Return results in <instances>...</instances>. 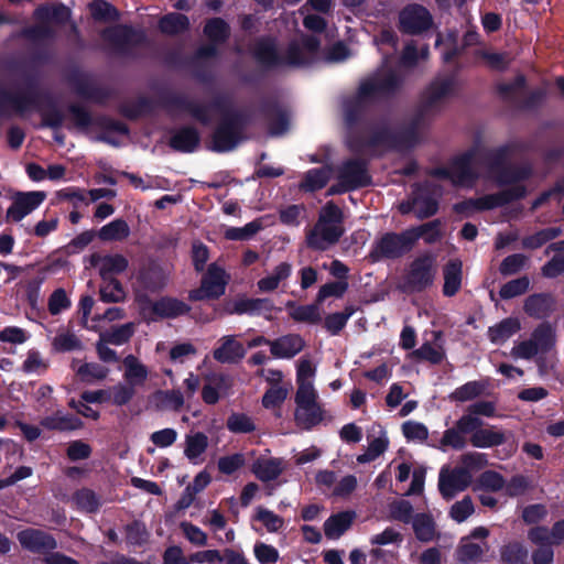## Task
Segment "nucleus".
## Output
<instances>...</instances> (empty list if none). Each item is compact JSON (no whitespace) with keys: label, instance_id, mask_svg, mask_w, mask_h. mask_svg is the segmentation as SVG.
<instances>
[{"label":"nucleus","instance_id":"nucleus-1","mask_svg":"<svg viewBox=\"0 0 564 564\" xmlns=\"http://www.w3.org/2000/svg\"><path fill=\"white\" fill-rule=\"evenodd\" d=\"M321 41L314 35H303L301 41L292 40L288 43L284 54L279 50L276 37L261 35L252 42L249 52L265 72L285 67L299 68L311 66L317 57Z\"/></svg>","mask_w":564,"mask_h":564},{"label":"nucleus","instance_id":"nucleus-2","mask_svg":"<svg viewBox=\"0 0 564 564\" xmlns=\"http://www.w3.org/2000/svg\"><path fill=\"white\" fill-rule=\"evenodd\" d=\"M404 78L393 69L382 76H372L362 80L356 94L343 104L344 120L352 129L364 122L370 108L379 99L394 97L403 87Z\"/></svg>","mask_w":564,"mask_h":564},{"label":"nucleus","instance_id":"nucleus-3","mask_svg":"<svg viewBox=\"0 0 564 564\" xmlns=\"http://www.w3.org/2000/svg\"><path fill=\"white\" fill-rule=\"evenodd\" d=\"M166 109H178L189 113L202 124L210 122L209 110L217 111L223 116L232 110V102L225 94L216 95L208 105H202L180 94H169L161 99Z\"/></svg>","mask_w":564,"mask_h":564},{"label":"nucleus","instance_id":"nucleus-4","mask_svg":"<svg viewBox=\"0 0 564 564\" xmlns=\"http://www.w3.org/2000/svg\"><path fill=\"white\" fill-rule=\"evenodd\" d=\"M436 272V256L430 251L419 254L409 264L402 290L411 294L426 291L434 284Z\"/></svg>","mask_w":564,"mask_h":564},{"label":"nucleus","instance_id":"nucleus-5","mask_svg":"<svg viewBox=\"0 0 564 564\" xmlns=\"http://www.w3.org/2000/svg\"><path fill=\"white\" fill-rule=\"evenodd\" d=\"M100 37L108 43L112 51L123 57L134 56V48L148 43L147 33L129 24H115L100 32Z\"/></svg>","mask_w":564,"mask_h":564},{"label":"nucleus","instance_id":"nucleus-6","mask_svg":"<svg viewBox=\"0 0 564 564\" xmlns=\"http://www.w3.org/2000/svg\"><path fill=\"white\" fill-rule=\"evenodd\" d=\"M528 194L524 185L509 187L494 194H487L477 198H466L454 204L456 214H468L474 210L484 212L503 207L512 202L523 199Z\"/></svg>","mask_w":564,"mask_h":564},{"label":"nucleus","instance_id":"nucleus-7","mask_svg":"<svg viewBox=\"0 0 564 564\" xmlns=\"http://www.w3.org/2000/svg\"><path fill=\"white\" fill-rule=\"evenodd\" d=\"M527 78L519 74L510 83H501L497 86V93L506 102L512 104L518 110L534 111L542 107L547 93L544 88L531 90L523 99H518L517 94L525 88Z\"/></svg>","mask_w":564,"mask_h":564},{"label":"nucleus","instance_id":"nucleus-8","mask_svg":"<svg viewBox=\"0 0 564 564\" xmlns=\"http://www.w3.org/2000/svg\"><path fill=\"white\" fill-rule=\"evenodd\" d=\"M415 247L411 229H404L401 232L389 231L376 240L370 258L373 261L381 259L395 260L404 257Z\"/></svg>","mask_w":564,"mask_h":564},{"label":"nucleus","instance_id":"nucleus-9","mask_svg":"<svg viewBox=\"0 0 564 564\" xmlns=\"http://www.w3.org/2000/svg\"><path fill=\"white\" fill-rule=\"evenodd\" d=\"M475 152L466 151L451 161V170L444 166L433 167L429 175L435 178L449 180L454 186L471 187L478 180L477 172L473 169Z\"/></svg>","mask_w":564,"mask_h":564},{"label":"nucleus","instance_id":"nucleus-10","mask_svg":"<svg viewBox=\"0 0 564 564\" xmlns=\"http://www.w3.org/2000/svg\"><path fill=\"white\" fill-rule=\"evenodd\" d=\"M140 314L147 322H156L159 319H174L191 312V306L177 297L161 296L156 301H151L149 296L139 300Z\"/></svg>","mask_w":564,"mask_h":564},{"label":"nucleus","instance_id":"nucleus-11","mask_svg":"<svg viewBox=\"0 0 564 564\" xmlns=\"http://www.w3.org/2000/svg\"><path fill=\"white\" fill-rule=\"evenodd\" d=\"M203 33L208 42L195 50V58H216L219 55L218 46L225 44L230 37V25L223 18L215 17L206 20Z\"/></svg>","mask_w":564,"mask_h":564},{"label":"nucleus","instance_id":"nucleus-12","mask_svg":"<svg viewBox=\"0 0 564 564\" xmlns=\"http://www.w3.org/2000/svg\"><path fill=\"white\" fill-rule=\"evenodd\" d=\"M67 110L73 118L74 124L79 129H87L94 124L99 129L119 134H128L130 132L128 124L109 116L101 115L93 119L91 113L78 104H70Z\"/></svg>","mask_w":564,"mask_h":564},{"label":"nucleus","instance_id":"nucleus-13","mask_svg":"<svg viewBox=\"0 0 564 564\" xmlns=\"http://www.w3.org/2000/svg\"><path fill=\"white\" fill-rule=\"evenodd\" d=\"M433 17L431 12L422 4H406L399 12V30L403 34L420 35L427 32L433 26Z\"/></svg>","mask_w":564,"mask_h":564},{"label":"nucleus","instance_id":"nucleus-14","mask_svg":"<svg viewBox=\"0 0 564 564\" xmlns=\"http://www.w3.org/2000/svg\"><path fill=\"white\" fill-rule=\"evenodd\" d=\"M384 147L392 151L408 150L405 143L400 137V131H393L388 126L375 129L367 138H356L351 143L354 152H361L364 149H375Z\"/></svg>","mask_w":564,"mask_h":564},{"label":"nucleus","instance_id":"nucleus-15","mask_svg":"<svg viewBox=\"0 0 564 564\" xmlns=\"http://www.w3.org/2000/svg\"><path fill=\"white\" fill-rule=\"evenodd\" d=\"M337 180H343L354 191L371 185L369 161L362 158L345 160L338 166Z\"/></svg>","mask_w":564,"mask_h":564},{"label":"nucleus","instance_id":"nucleus-16","mask_svg":"<svg viewBox=\"0 0 564 564\" xmlns=\"http://www.w3.org/2000/svg\"><path fill=\"white\" fill-rule=\"evenodd\" d=\"M242 139L243 134L229 120L221 117L210 135V144L207 148L216 153H226L235 150Z\"/></svg>","mask_w":564,"mask_h":564},{"label":"nucleus","instance_id":"nucleus-17","mask_svg":"<svg viewBox=\"0 0 564 564\" xmlns=\"http://www.w3.org/2000/svg\"><path fill=\"white\" fill-rule=\"evenodd\" d=\"M46 198L42 191L17 192L12 196V203L7 209V220L21 221L25 216L34 212Z\"/></svg>","mask_w":564,"mask_h":564},{"label":"nucleus","instance_id":"nucleus-18","mask_svg":"<svg viewBox=\"0 0 564 564\" xmlns=\"http://www.w3.org/2000/svg\"><path fill=\"white\" fill-rule=\"evenodd\" d=\"M223 310L228 315H262L275 310L272 300L267 297H246L241 296L235 300H227L223 304Z\"/></svg>","mask_w":564,"mask_h":564},{"label":"nucleus","instance_id":"nucleus-19","mask_svg":"<svg viewBox=\"0 0 564 564\" xmlns=\"http://www.w3.org/2000/svg\"><path fill=\"white\" fill-rule=\"evenodd\" d=\"M456 83V73L445 78H436L432 80L423 90L420 104L423 108H427L433 113L438 109L440 104L448 97Z\"/></svg>","mask_w":564,"mask_h":564},{"label":"nucleus","instance_id":"nucleus-20","mask_svg":"<svg viewBox=\"0 0 564 564\" xmlns=\"http://www.w3.org/2000/svg\"><path fill=\"white\" fill-rule=\"evenodd\" d=\"M345 234L341 225H321L317 224L306 234V246L315 251H325L330 246L336 245Z\"/></svg>","mask_w":564,"mask_h":564},{"label":"nucleus","instance_id":"nucleus-21","mask_svg":"<svg viewBox=\"0 0 564 564\" xmlns=\"http://www.w3.org/2000/svg\"><path fill=\"white\" fill-rule=\"evenodd\" d=\"M473 481V476L466 468L455 467L449 473H440L438 490L446 500L452 499L457 492L464 491Z\"/></svg>","mask_w":564,"mask_h":564},{"label":"nucleus","instance_id":"nucleus-22","mask_svg":"<svg viewBox=\"0 0 564 564\" xmlns=\"http://www.w3.org/2000/svg\"><path fill=\"white\" fill-rule=\"evenodd\" d=\"M18 540L23 549L32 553H46L57 547L55 538L39 529H25L18 534Z\"/></svg>","mask_w":564,"mask_h":564},{"label":"nucleus","instance_id":"nucleus-23","mask_svg":"<svg viewBox=\"0 0 564 564\" xmlns=\"http://www.w3.org/2000/svg\"><path fill=\"white\" fill-rule=\"evenodd\" d=\"M200 133L194 126H182L171 131L169 147L180 153H193L200 144Z\"/></svg>","mask_w":564,"mask_h":564},{"label":"nucleus","instance_id":"nucleus-24","mask_svg":"<svg viewBox=\"0 0 564 564\" xmlns=\"http://www.w3.org/2000/svg\"><path fill=\"white\" fill-rule=\"evenodd\" d=\"M139 285L151 293L161 291L166 284V275L163 268L156 261L143 264L137 274Z\"/></svg>","mask_w":564,"mask_h":564},{"label":"nucleus","instance_id":"nucleus-25","mask_svg":"<svg viewBox=\"0 0 564 564\" xmlns=\"http://www.w3.org/2000/svg\"><path fill=\"white\" fill-rule=\"evenodd\" d=\"M433 112L419 102L413 116L405 127L400 129V137H402L408 150L415 148L421 140L420 129L425 124L426 120Z\"/></svg>","mask_w":564,"mask_h":564},{"label":"nucleus","instance_id":"nucleus-26","mask_svg":"<svg viewBox=\"0 0 564 564\" xmlns=\"http://www.w3.org/2000/svg\"><path fill=\"white\" fill-rule=\"evenodd\" d=\"M305 343L297 334L281 336L270 343V351L273 357L291 359L303 350Z\"/></svg>","mask_w":564,"mask_h":564},{"label":"nucleus","instance_id":"nucleus-27","mask_svg":"<svg viewBox=\"0 0 564 564\" xmlns=\"http://www.w3.org/2000/svg\"><path fill=\"white\" fill-rule=\"evenodd\" d=\"M221 344L213 351V357L220 364H238L243 359L246 349L236 340L235 336L228 335L220 339Z\"/></svg>","mask_w":564,"mask_h":564},{"label":"nucleus","instance_id":"nucleus-28","mask_svg":"<svg viewBox=\"0 0 564 564\" xmlns=\"http://www.w3.org/2000/svg\"><path fill=\"white\" fill-rule=\"evenodd\" d=\"M532 175L533 169L530 164L517 165L508 163L494 176V180L498 186L512 185L511 187H514L520 186L521 184L519 183L528 181Z\"/></svg>","mask_w":564,"mask_h":564},{"label":"nucleus","instance_id":"nucleus-29","mask_svg":"<svg viewBox=\"0 0 564 564\" xmlns=\"http://www.w3.org/2000/svg\"><path fill=\"white\" fill-rule=\"evenodd\" d=\"M228 280L229 275L226 270L216 262H213L208 265L200 283L204 285V289H207L214 295V299L218 300L225 294Z\"/></svg>","mask_w":564,"mask_h":564},{"label":"nucleus","instance_id":"nucleus-30","mask_svg":"<svg viewBox=\"0 0 564 564\" xmlns=\"http://www.w3.org/2000/svg\"><path fill=\"white\" fill-rule=\"evenodd\" d=\"M443 294L444 296H455L460 288L463 280V262L459 259H449L443 267Z\"/></svg>","mask_w":564,"mask_h":564},{"label":"nucleus","instance_id":"nucleus-31","mask_svg":"<svg viewBox=\"0 0 564 564\" xmlns=\"http://www.w3.org/2000/svg\"><path fill=\"white\" fill-rule=\"evenodd\" d=\"M40 425L48 431L70 432L82 429L84 422L74 414H62L61 411H56L41 419Z\"/></svg>","mask_w":564,"mask_h":564},{"label":"nucleus","instance_id":"nucleus-32","mask_svg":"<svg viewBox=\"0 0 564 564\" xmlns=\"http://www.w3.org/2000/svg\"><path fill=\"white\" fill-rule=\"evenodd\" d=\"M554 300L549 293H534L527 297L523 311L530 317L542 319L553 311Z\"/></svg>","mask_w":564,"mask_h":564},{"label":"nucleus","instance_id":"nucleus-33","mask_svg":"<svg viewBox=\"0 0 564 564\" xmlns=\"http://www.w3.org/2000/svg\"><path fill=\"white\" fill-rule=\"evenodd\" d=\"M355 511L346 510L332 514L324 522V533L329 540L339 539L352 524Z\"/></svg>","mask_w":564,"mask_h":564},{"label":"nucleus","instance_id":"nucleus-34","mask_svg":"<svg viewBox=\"0 0 564 564\" xmlns=\"http://www.w3.org/2000/svg\"><path fill=\"white\" fill-rule=\"evenodd\" d=\"M281 458H258L251 466V473L262 482L275 480L283 473Z\"/></svg>","mask_w":564,"mask_h":564},{"label":"nucleus","instance_id":"nucleus-35","mask_svg":"<svg viewBox=\"0 0 564 564\" xmlns=\"http://www.w3.org/2000/svg\"><path fill=\"white\" fill-rule=\"evenodd\" d=\"M521 322L518 317H507L490 326L487 330L489 340L495 345H502L514 334L520 332Z\"/></svg>","mask_w":564,"mask_h":564},{"label":"nucleus","instance_id":"nucleus-36","mask_svg":"<svg viewBox=\"0 0 564 564\" xmlns=\"http://www.w3.org/2000/svg\"><path fill=\"white\" fill-rule=\"evenodd\" d=\"M319 305L316 301L307 305H299L294 301H288L285 307L294 322L315 325L322 321Z\"/></svg>","mask_w":564,"mask_h":564},{"label":"nucleus","instance_id":"nucleus-37","mask_svg":"<svg viewBox=\"0 0 564 564\" xmlns=\"http://www.w3.org/2000/svg\"><path fill=\"white\" fill-rule=\"evenodd\" d=\"M158 26L162 34L176 36L187 32L191 29V22L183 13L169 12L160 18Z\"/></svg>","mask_w":564,"mask_h":564},{"label":"nucleus","instance_id":"nucleus-38","mask_svg":"<svg viewBox=\"0 0 564 564\" xmlns=\"http://www.w3.org/2000/svg\"><path fill=\"white\" fill-rule=\"evenodd\" d=\"M73 85L78 96L97 104H104L110 97L107 88L91 84L84 77L75 78Z\"/></svg>","mask_w":564,"mask_h":564},{"label":"nucleus","instance_id":"nucleus-39","mask_svg":"<svg viewBox=\"0 0 564 564\" xmlns=\"http://www.w3.org/2000/svg\"><path fill=\"white\" fill-rule=\"evenodd\" d=\"M540 354H547L556 344L555 328L549 322H542L532 332L530 337Z\"/></svg>","mask_w":564,"mask_h":564},{"label":"nucleus","instance_id":"nucleus-40","mask_svg":"<svg viewBox=\"0 0 564 564\" xmlns=\"http://www.w3.org/2000/svg\"><path fill=\"white\" fill-rule=\"evenodd\" d=\"M45 95L41 93L32 77L26 78L25 89L20 90L21 116L31 110H41V101H45Z\"/></svg>","mask_w":564,"mask_h":564},{"label":"nucleus","instance_id":"nucleus-41","mask_svg":"<svg viewBox=\"0 0 564 564\" xmlns=\"http://www.w3.org/2000/svg\"><path fill=\"white\" fill-rule=\"evenodd\" d=\"M469 442L474 447L489 448L502 445L506 442V435L503 432L495 430L494 427H479L470 435Z\"/></svg>","mask_w":564,"mask_h":564},{"label":"nucleus","instance_id":"nucleus-42","mask_svg":"<svg viewBox=\"0 0 564 564\" xmlns=\"http://www.w3.org/2000/svg\"><path fill=\"white\" fill-rule=\"evenodd\" d=\"M411 523L419 541L427 543L436 538V524L431 514L416 513Z\"/></svg>","mask_w":564,"mask_h":564},{"label":"nucleus","instance_id":"nucleus-43","mask_svg":"<svg viewBox=\"0 0 564 564\" xmlns=\"http://www.w3.org/2000/svg\"><path fill=\"white\" fill-rule=\"evenodd\" d=\"M207 379L209 383L202 388V400L208 405H214L220 399L219 392L229 387L228 377L224 373H217L207 377Z\"/></svg>","mask_w":564,"mask_h":564},{"label":"nucleus","instance_id":"nucleus-44","mask_svg":"<svg viewBox=\"0 0 564 564\" xmlns=\"http://www.w3.org/2000/svg\"><path fill=\"white\" fill-rule=\"evenodd\" d=\"M292 265L289 262L279 263L270 275L260 279L257 286L261 292H273L282 281L290 278Z\"/></svg>","mask_w":564,"mask_h":564},{"label":"nucleus","instance_id":"nucleus-45","mask_svg":"<svg viewBox=\"0 0 564 564\" xmlns=\"http://www.w3.org/2000/svg\"><path fill=\"white\" fill-rule=\"evenodd\" d=\"M414 243L423 239L425 243L433 245L442 238V221L433 219L419 226L410 227Z\"/></svg>","mask_w":564,"mask_h":564},{"label":"nucleus","instance_id":"nucleus-46","mask_svg":"<svg viewBox=\"0 0 564 564\" xmlns=\"http://www.w3.org/2000/svg\"><path fill=\"white\" fill-rule=\"evenodd\" d=\"M35 15L40 20L64 25L72 18V10L66 4L59 2L51 8L45 6L37 8Z\"/></svg>","mask_w":564,"mask_h":564},{"label":"nucleus","instance_id":"nucleus-47","mask_svg":"<svg viewBox=\"0 0 564 564\" xmlns=\"http://www.w3.org/2000/svg\"><path fill=\"white\" fill-rule=\"evenodd\" d=\"M499 554L502 564H529L528 549L519 541L503 544L499 550Z\"/></svg>","mask_w":564,"mask_h":564},{"label":"nucleus","instance_id":"nucleus-48","mask_svg":"<svg viewBox=\"0 0 564 564\" xmlns=\"http://www.w3.org/2000/svg\"><path fill=\"white\" fill-rule=\"evenodd\" d=\"M129 235V225L122 218H117L106 224L97 231V236L101 241H122L128 238Z\"/></svg>","mask_w":564,"mask_h":564},{"label":"nucleus","instance_id":"nucleus-49","mask_svg":"<svg viewBox=\"0 0 564 564\" xmlns=\"http://www.w3.org/2000/svg\"><path fill=\"white\" fill-rule=\"evenodd\" d=\"M126 299V291L117 278L102 280L99 288V300L104 303H120Z\"/></svg>","mask_w":564,"mask_h":564},{"label":"nucleus","instance_id":"nucleus-50","mask_svg":"<svg viewBox=\"0 0 564 564\" xmlns=\"http://www.w3.org/2000/svg\"><path fill=\"white\" fill-rule=\"evenodd\" d=\"M128 259L119 253L106 254L101 259V265L99 267V275L101 280L107 278H115V274H120L128 269Z\"/></svg>","mask_w":564,"mask_h":564},{"label":"nucleus","instance_id":"nucleus-51","mask_svg":"<svg viewBox=\"0 0 564 564\" xmlns=\"http://www.w3.org/2000/svg\"><path fill=\"white\" fill-rule=\"evenodd\" d=\"M421 191V185L415 184V195L417 199L415 217L420 220H424L437 214L440 204L431 194H422Z\"/></svg>","mask_w":564,"mask_h":564},{"label":"nucleus","instance_id":"nucleus-52","mask_svg":"<svg viewBox=\"0 0 564 564\" xmlns=\"http://www.w3.org/2000/svg\"><path fill=\"white\" fill-rule=\"evenodd\" d=\"M88 8L91 18L97 22H116L120 19L119 10L106 0H94Z\"/></svg>","mask_w":564,"mask_h":564},{"label":"nucleus","instance_id":"nucleus-53","mask_svg":"<svg viewBox=\"0 0 564 564\" xmlns=\"http://www.w3.org/2000/svg\"><path fill=\"white\" fill-rule=\"evenodd\" d=\"M46 109L39 111L42 117V126L53 130L61 129L64 122V113L58 108L51 95H45Z\"/></svg>","mask_w":564,"mask_h":564},{"label":"nucleus","instance_id":"nucleus-54","mask_svg":"<svg viewBox=\"0 0 564 564\" xmlns=\"http://www.w3.org/2000/svg\"><path fill=\"white\" fill-rule=\"evenodd\" d=\"M73 501L78 510L87 513H96L101 503L98 495L89 488H80L73 494Z\"/></svg>","mask_w":564,"mask_h":564},{"label":"nucleus","instance_id":"nucleus-55","mask_svg":"<svg viewBox=\"0 0 564 564\" xmlns=\"http://www.w3.org/2000/svg\"><path fill=\"white\" fill-rule=\"evenodd\" d=\"M154 111V102L151 98L141 96L134 102L123 105L120 108V113L129 119L137 120L142 116L150 115Z\"/></svg>","mask_w":564,"mask_h":564},{"label":"nucleus","instance_id":"nucleus-56","mask_svg":"<svg viewBox=\"0 0 564 564\" xmlns=\"http://www.w3.org/2000/svg\"><path fill=\"white\" fill-rule=\"evenodd\" d=\"M12 115L21 116L20 90L11 91L0 87V117L9 118Z\"/></svg>","mask_w":564,"mask_h":564},{"label":"nucleus","instance_id":"nucleus-57","mask_svg":"<svg viewBox=\"0 0 564 564\" xmlns=\"http://www.w3.org/2000/svg\"><path fill=\"white\" fill-rule=\"evenodd\" d=\"M126 542L131 546H143L150 536V533L141 520H133L124 525Z\"/></svg>","mask_w":564,"mask_h":564},{"label":"nucleus","instance_id":"nucleus-58","mask_svg":"<svg viewBox=\"0 0 564 564\" xmlns=\"http://www.w3.org/2000/svg\"><path fill=\"white\" fill-rule=\"evenodd\" d=\"M486 389V384L474 380L468 381L465 384L456 388L449 395V398L457 402H466L480 397Z\"/></svg>","mask_w":564,"mask_h":564},{"label":"nucleus","instance_id":"nucleus-59","mask_svg":"<svg viewBox=\"0 0 564 564\" xmlns=\"http://www.w3.org/2000/svg\"><path fill=\"white\" fill-rule=\"evenodd\" d=\"M133 334L134 325L132 323H126L101 334L100 339L104 343L120 346L128 343Z\"/></svg>","mask_w":564,"mask_h":564},{"label":"nucleus","instance_id":"nucleus-60","mask_svg":"<svg viewBox=\"0 0 564 564\" xmlns=\"http://www.w3.org/2000/svg\"><path fill=\"white\" fill-rule=\"evenodd\" d=\"M352 306H346L343 312L330 313L324 318L325 329L333 336L338 335L346 326L348 319L354 314Z\"/></svg>","mask_w":564,"mask_h":564},{"label":"nucleus","instance_id":"nucleus-61","mask_svg":"<svg viewBox=\"0 0 564 564\" xmlns=\"http://www.w3.org/2000/svg\"><path fill=\"white\" fill-rule=\"evenodd\" d=\"M124 366V378L130 384H142L145 381L148 377V369L144 365L139 362L134 356L129 355L126 357Z\"/></svg>","mask_w":564,"mask_h":564},{"label":"nucleus","instance_id":"nucleus-62","mask_svg":"<svg viewBox=\"0 0 564 564\" xmlns=\"http://www.w3.org/2000/svg\"><path fill=\"white\" fill-rule=\"evenodd\" d=\"M329 181V172L328 170L321 169H312L308 170L305 175L301 186L307 192H316L326 186Z\"/></svg>","mask_w":564,"mask_h":564},{"label":"nucleus","instance_id":"nucleus-63","mask_svg":"<svg viewBox=\"0 0 564 564\" xmlns=\"http://www.w3.org/2000/svg\"><path fill=\"white\" fill-rule=\"evenodd\" d=\"M208 447V437L203 432H197L194 435H188L185 442V456L195 462Z\"/></svg>","mask_w":564,"mask_h":564},{"label":"nucleus","instance_id":"nucleus-64","mask_svg":"<svg viewBox=\"0 0 564 564\" xmlns=\"http://www.w3.org/2000/svg\"><path fill=\"white\" fill-rule=\"evenodd\" d=\"M511 153V148L507 144L500 145L486 155V161L492 176L497 175L508 163V158Z\"/></svg>","mask_w":564,"mask_h":564}]
</instances>
